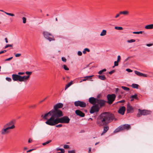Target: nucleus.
I'll return each mask as SVG.
<instances>
[{
	"label": "nucleus",
	"instance_id": "1",
	"mask_svg": "<svg viewBox=\"0 0 153 153\" xmlns=\"http://www.w3.org/2000/svg\"><path fill=\"white\" fill-rule=\"evenodd\" d=\"M116 120L114 114L108 112H105L101 114L98 117L96 122L97 124L99 126L107 125Z\"/></svg>",
	"mask_w": 153,
	"mask_h": 153
},
{
	"label": "nucleus",
	"instance_id": "2",
	"mask_svg": "<svg viewBox=\"0 0 153 153\" xmlns=\"http://www.w3.org/2000/svg\"><path fill=\"white\" fill-rule=\"evenodd\" d=\"M53 112L52 110L49 111L48 113H46L44 115L42 114L41 116V117L45 120H47V121L45 123L51 126H53L52 124V122L51 119L53 118L55 119V117H57L56 116H53Z\"/></svg>",
	"mask_w": 153,
	"mask_h": 153
},
{
	"label": "nucleus",
	"instance_id": "3",
	"mask_svg": "<svg viewBox=\"0 0 153 153\" xmlns=\"http://www.w3.org/2000/svg\"><path fill=\"white\" fill-rule=\"evenodd\" d=\"M51 120L53 122L52 123L53 126L59 123L68 124L69 123L70 120V119L67 116H64L62 117H56L55 119L52 118Z\"/></svg>",
	"mask_w": 153,
	"mask_h": 153
},
{
	"label": "nucleus",
	"instance_id": "4",
	"mask_svg": "<svg viewBox=\"0 0 153 153\" xmlns=\"http://www.w3.org/2000/svg\"><path fill=\"white\" fill-rule=\"evenodd\" d=\"M63 104L61 103H59L54 106L53 109L52 110L53 112V116H56L57 117H61L63 116L62 111L59 108H62Z\"/></svg>",
	"mask_w": 153,
	"mask_h": 153
},
{
	"label": "nucleus",
	"instance_id": "5",
	"mask_svg": "<svg viewBox=\"0 0 153 153\" xmlns=\"http://www.w3.org/2000/svg\"><path fill=\"white\" fill-rule=\"evenodd\" d=\"M43 34L45 37L50 42L55 40L53 35L48 32L44 31L43 32Z\"/></svg>",
	"mask_w": 153,
	"mask_h": 153
},
{
	"label": "nucleus",
	"instance_id": "6",
	"mask_svg": "<svg viewBox=\"0 0 153 153\" xmlns=\"http://www.w3.org/2000/svg\"><path fill=\"white\" fill-rule=\"evenodd\" d=\"M139 112L137 114V116L138 117H140L142 115H146L151 113V111L145 110H140L139 109Z\"/></svg>",
	"mask_w": 153,
	"mask_h": 153
},
{
	"label": "nucleus",
	"instance_id": "7",
	"mask_svg": "<svg viewBox=\"0 0 153 153\" xmlns=\"http://www.w3.org/2000/svg\"><path fill=\"white\" fill-rule=\"evenodd\" d=\"M116 96L115 94H108L107 95V102L109 104H111L115 99Z\"/></svg>",
	"mask_w": 153,
	"mask_h": 153
},
{
	"label": "nucleus",
	"instance_id": "8",
	"mask_svg": "<svg viewBox=\"0 0 153 153\" xmlns=\"http://www.w3.org/2000/svg\"><path fill=\"white\" fill-rule=\"evenodd\" d=\"M74 104L75 106H79L82 108H85L86 105L85 102L79 100L75 101L74 102Z\"/></svg>",
	"mask_w": 153,
	"mask_h": 153
},
{
	"label": "nucleus",
	"instance_id": "9",
	"mask_svg": "<svg viewBox=\"0 0 153 153\" xmlns=\"http://www.w3.org/2000/svg\"><path fill=\"white\" fill-rule=\"evenodd\" d=\"M99 108L97 105H95L92 106L90 110V113L93 114L95 112H97L99 111Z\"/></svg>",
	"mask_w": 153,
	"mask_h": 153
},
{
	"label": "nucleus",
	"instance_id": "10",
	"mask_svg": "<svg viewBox=\"0 0 153 153\" xmlns=\"http://www.w3.org/2000/svg\"><path fill=\"white\" fill-rule=\"evenodd\" d=\"M97 100L96 103L97 104L96 105H97L98 106V105H99L100 107H102L104 106L105 105V101L104 100L97 99Z\"/></svg>",
	"mask_w": 153,
	"mask_h": 153
},
{
	"label": "nucleus",
	"instance_id": "11",
	"mask_svg": "<svg viewBox=\"0 0 153 153\" xmlns=\"http://www.w3.org/2000/svg\"><path fill=\"white\" fill-rule=\"evenodd\" d=\"M134 111L133 108L131 105L129 103H128L127 106V112L128 113H132Z\"/></svg>",
	"mask_w": 153,
	"mask_h": 153
},
{
	"label": "nucleus",
	"instance_id": "12",
	"mask_svg": "<svg viewBox=\"0 0 153 153\" xmlns=\"http://www.w3.org/2000/svg\"><path fill=\"white\" fill-rule=\"evenodd\" d=\"M13 126H9L6 128L5 127V128L3 129L1 131L2 134H4L5 133H8L9 132L8 130L9 129H13Z\"/></svg>",
	"mask_w": 153,
	"mask_h": 153
},
{
	"label": "nucleus",
	"instance_id": "13",
	"mask_svg": "<svg viewBox=\"0 0 153 153\" xmlns=\"http://www.w3.org/2000/svg\"><path fill=\"white\" fill-rule=\"evenodd\" d=\"M14 122L13 120H11L10 121V122L7 123L6 125L4 126V127L5 128L7 126L9 127V126H13V129L14 128H15V126L14 125Z\"/></svg>",
	"mask_w": 153,
	"mask_h": 153
},
{
	"label": "nucleus",
	"instance_id": "14",
	"mask_svg": "<svg viewBox=\"0 0 153 153\" xmlns=\"http://www.w3.org/2000/svg\"><path fill=\"white\" fill-rule=\"evenodd\" d=\"M12 78L13 79L14 81H17L19 80V81L20 82V77L19 75L16 74H13L12 75Z\"/></svg>",
	"mask_w": 153,
	"mask_h": 153
},
{
	"label": "nucleus",
	"instance_id": "15",
	"mask_svg": "<svg viewBox=\"0 0 153 153\" xmlns=\"http://www.w3.org/2000/svg\"><path fill=\"white\" fill-rule=\"evenodd\" d=\"M122 129L123 130L125 129L128 130L131 128V126L130 125L125 124L121 126Z\"/></svg>",
	"mask_w": 153,
	"mask_h": 153
},
{
	"label": "nucleus",
	"instance_id": "16",
	"mask_svg": "<svg viewBox=\"0 0 153 153\" xmlns=\"http://www.w3.org/2000/svg\"><path fill=\"white\" fill-rule=\"evenodd\" d=\"M97 98H95L94 97H91L89 98V101L90 103L94 105L96 104Z\"/></svg>",
	"mask_w": 153,
	"mask_h": 153
},
{
	"label": "nucleus",
	"instance_id": "17",
	"mask_svg": "<svg viewBox=\"0 0 153 153\" xmlns=\"http://www.w3.org/2000/svg\"><path fill=\"white\" fill-rule=\"evenodd\" d=\"M75 113L77 115L81 117H83L85 116V114L84 113L79 110H76Z\"/></svg>",
	"mask_w": 153,
	"mask_h": 153
},
{
	"label": "nucleus",
	"instance_id": "18",
	"mask_svg": "<svg viewBox=\"0 0 153 153\" xmlns=\"http://www.w3.org/2000/svg\"><path fill=\"white\" fill-rule=\"evenodd\" d=\"M125 110V107L124 106H122L119 109L118 112L121 115H123L124 114Z\"/></svg>",
	"mask_w": 153,
	"mask_h": 153
},
{
	"label": "nucleus",
	"instance_id": "19",
	"mask_svg": "<svg viewBox=\"0 0 153 153\" xmlns=\"http://www.w3.org/2000/svg\"><path fill=\"white\" fill-rule=\"evenodd\" d=\"M134 72L136 75L140 76L146 77L147 76V75L146 74H143L137 71H135Z\"/></svg>",
	"mask_w": 153,
	"mask_h": 153
},
{
	"label": "nucleus",
	"instance_id": "20",
	"mask_svg": "<svg viewBox=\"0 0 153 153\" xmlns=\"http://www.w3.org/2000/svg\"><path fill=\"white\" fill-rule=\"evenodd\" d=\"M20 82L24 81V80H27L29 78V76H22L20 75Z\"/></svg>",
	"mask_w": 153,
	"mask_h": 153
},
{
	"label": "nucleus",
	"instance_id": "21",
	"mask_svg": "<svg viewBox=\"0 0 153 153\" xmlns=\"http://www.w3.org/2000/svg\"><path fill=\"white\" fill-rule=\"evenodd\" d=\"M109 127L108 126H104L103 128V131L101 134V135H102L103 134L106 133L109 130Z\"/></svg>",
	"mask_w": 153,
	"mask_h": 153
},
{
	"label": "nucleus",
	"instance_id": "22",
	"mask_svg": "<svg viewBox=\"0 0 153 153\" xmlns=\"http://www.w3.org/2000/svg\"><path fill=\"white\" fill-rule=\"evenodd\" d=\"M145 28L146 29H151L153 28V24L145 26Z\"/></svg>",
	"mask_w": 153,
	"mask_h": 153
},
{
	"label": "nucleus",
	"instance_id": "23",
	"mask_svg": "<svg viewBox=\"0 0 153 153\" xmlns=\"http://www.w3.org/2000/svg\"><path fill=\"white\" fill-rule=\"evenodd\" d=\"M121 131H123V130L122 129L121 126H120L115 130L114 131V132L117 133Z\"/></svg>",
	"mask_w": 153,
	"mask_h": 153
},
{
	"label": "nucleus",
	"instance_id": "24",
	"mask_svg": "<svg viewBox=\"0 0 153 153\" xmlns=\"http://www.w3.org/2000/svg\"><path fill=\"white\" fill-rule=\"evenodd\" d=\"M129 13V12L128 11H120V14H123L124 15H127Z\"/></svg>",
	"mask_w": 153,
	"mask_h": 153
},
{
	"label": "nucleus",
	"instance_id": "25",
	"mask_svg": "<svg viewBox=\"0 0 153 153\" xmlns=\"http://www.w3.org/2000/svg\"><path fill=\"white\" fill-rule=\"evenodd\" d=\"M99 78L102 80H105L106 79V77L104 75H98Z\"/></svg>",
	"mask_w": 153,
	"mask_h": 153
},
{
	"label": "nucleus",
	"instance_id": "26",
	"mask_svg": "<svg viewBox=\"0 0 153 153\" xmlns=\"http://www.w3.org/2000/svg\"><path fill=\"white\" fill-rule=\"evenodd\" d=\"M106 34V31L105 30H103L100 34V35L101 36H103L105 35Z\"/></svg>",
	"mask_w": 153,
	"mask_h": 153
},
{
	"label": "nucleus",
	"instance_id": "27",
	"mask_svg": "<svg viewBox=\"0 0 153 153\" xmlns=\"http://www.w3.org/2000/svg\"><path fill=\"white\" fill-rule=\"evenodd\" d=\"M139 85L137 84H133L131 85V86L132 88H134L138 89V87Z\"/></svg>",
	"mask_w": 153,
	"mask_h": 153
},
{
	"label": "nucleus",
	"instance_id": "28",
	"mask_svg": "<svg viewBox=\"0 0 153 153\" xmlns=\"http://www.w3.org/2000/svg\"><path fill=\"white\" fill-rule=\"evenodd\" d=\"M72 83V81H71L66 85L65 87V90L70 86Z\"/></svg>",
	"mask_w": 153,
	"mask_h": 153
},
{
	"label": "nucleus",
	"instance_id": "29",
	"mask_svg": "<svg viewBox=\"0 0 153 153\" xmlns=\"http://www.w3.org/2000/svg\"><path fill=\"white\" fill-rule=\"evenodd\" d=\"M137 94H135L132 95L131 97V98H132L134 99H136L137 100L138 99V98L137 97Z\"/></svg>",
	"mask_w": 153,
	"mask_h": 153
},
{
	"label": "nucleus",
	"instance_id": "30",
	"mask_svg": "<svg viewBox=\"0 0 153 153\" xmlns=\"http://www.w3.org/2000/svg\"><path fill=\"white\" fill-rule=\"evenodd\" d=\"M121 88L124 90L128 91L129 90V88L126 87L122 86Z\"/></svg>",
	"mask_w": 153,
	"mask_h": 153
},
{
	"label": "nucleus",
	"instance_id": "31",
	"mask_svg": "<svg viewBox=\"0 0 153 153\" xmlns=\"http://www.w3.org/2000/svg\"><path fill=\"white\" fill-rule=\"evenodd\" d=\"M87 51L88 52H90V50L88 48H85L84 49V50L83 51V54H85L86 53V51Z\"/></svg>",
	"mask_w": 153,
	"mask_h": 153
},
{
	"label": "nucleus",
	"instance_id": "32",
	"mask_svg": "<svg viewBox=\"0 0 153 153\" xmlns=\"http://www.w3.org/2000/svg\"><path fill=\"white\" fill-rule=\"evenodd\" d=\"M51 141H52L51 140H48L45 142L43 143L42 144L44 146H45V145H47V144H48L49 143H50V142H51Z\"/></svg>",
	"mask_w": 153,
	"mask_h": 153
},
{
	"label": "nucleus",
	"instance_id": "33",
	"mask_svg": "<svg viewBox=\"0 0 153 153\" xmlns=\"http://www.w3.org/2000/svg\"><path fill=\"white\" fill-rule=\"evenodd\" d=\"M143 32V31L134 32L133 33L135 34H142Z\"/></svg>",
	"mask_w": 153,
	"mask_h": 153
},
{
	"label": "nucleus",
	"instance_id": "34",
	"mask_svg": "<svg viewBox=\"0 0 153 153\" xmlns=\"http://www.w3.org/2000/svg\"><path fill=\"white\" fill-rule=\"evenodd\" d=\"M106 71V69H104L102 70L99 71L98 73L99 74H101L103 72Z\"/></svg>",
	"mask_w": 153,
	"mask_h": 153
},
{
	"label": "nucleus",
	"instance_id": "35",
	"mask_svg": "<svg viewBox=\"0 0 153 153\" xmlns=\"http://www.w3.org/2000/svg\"><path fill=\"white\" fill-rule=\"evenodd\" d=\"M4 13L7 15L11 16H15V15L13 13H10L5 12H4Z\"/></svg>",
	"mask_w": 153,
	"mask_h": 153
},
{
	"label": "nucleus",
	"instance_id": "36",
	"mask_svg": "<svg viewBox=\"0 0 153 153\" xmlns=\"http://www.w3.org/2000/svg\"><path fill=\"white\" fill-rule=\"evenodd\" d=\"M56 150L57 151H60L61 152H65V150L63 149L57 148Z\"/></svg>",
	"mask_w": 153,
	"mask_h": 153
},
{
	"label": "nucleus",
	"instance_id": "37",
	"mask_svg": "<svg viewBox=\"0 0 153 153\" xmlns=\"http://www.w3.org/2000/svg\"><path fill=\"white\" fill-rule=\"evenodd\" d=\"M63 68L66 71H68L69 70V68L65 65H63Z\"/></svg>",
	"mask_w": 153,
	"mask_h": 153
},
{
	"label": "nucleus",
	"instance_id": "38",
	"mask_svg": "<svg viewBox=\"0 0 153 153\" xmlns=\"http://www.w3.org/2000/svg\"><path fill=\"white\" fill-rule=\"evenodd\" d=\"M115 29L118 30H122L123 29V28L121 27H115Z\"/></svg>",
	"mask_w": 153,
	"mask_h": 153
},
{
	"label": "nucleus",
	"instance_id": "39",
	"mask_svg": "<svg viewBox=\"0 0 153 153\" xmlns=\"http://www.w3.org/2000/svg\"><path fill=\"white\" fill-rule=\"evenodd\" d=\"M94 76L93 75H92L90 76H87L84 77L86 80H88L89 79V78L92 77Z\"/></svg>",
	"mask_w": 153,
	"mask_h": 153
},
{
	"label": "nucleus",
	"instance_id": "40",
	"mask_svg": "<svg viewBox=\"0 0 153 153\" xmlns=\"http://www.w3.org/2000/svg\"><path fill=\"white\" fill-rule=\"evenodd\" d=\"M135 39H131L130 40H128L127 41V42L128 43H129L134 42H135Z\"/></svg>",
	"mask_w": 153,
	"mask_h": 153
},
{
	"label": "nucleus",
	"instance_id": "41",
	"mask_svg": "<svg viewBox=\"0 0 153 153\" xmlns=\"http://www.w3.org/2000/svg\"><path fill=\"white\" fill-rule=\"evenodd\" d=\"M117 62V61H115L114 62V66L113 67V68H114V67L115 66H117L118 65V62Z\"/></svg>",
	"mask_w": 153,
	"mask_h": 153
},
{
	"label": "nucleus",
	"instance_id": "42",
	"mask_svg": "<svg viewBox=\"0 0 153 153\" xmlns=\"http://www.w3.org/2000/svg\"><path fill=\"white\" fill-rule=\"evenodd\" d=\"M12 46H13V45H12L7 44V45L5 46V47H4V48L5 49L6 48L9 47H12Z\"/></svg>",
	"mask_w": 153,
	"mask_h": 153
},
{
	"label": "nucleus",
	"instance_id": "43",
	"mask_svg": "<svg viewBox=\"0 0 153 153\" xmlns=\"http://www.w3.org/2000/svg\"><path fill=\"white\" fill-rule=\"evenodd\" d=\"M63 147L65 149H67L69 148V146L68 145H65Z\"/></svg>",
	"mask_w": 153,
	"mask_h": 153
},
{
	"label": "nucleus",
	"instance_id": "44",
	"mask_svg": "<svg viewBox=\"0 0 153 153\" xmlns=\"http://www.w3.org/2000/svg\"><path fill=\"white\" fill-rule=\"evenodd\" d=\"M22 20L23 21V23H26V19L25 17H23L22 18Z\"/></svg>",
	"mask_w": 153,
	"mask_h": 153
},
{
	"label": "nucleus",
	"instance_id": "45",
	"mask_svg": "<svg viewBox=\"0 0 153 153\" xmlns=\"http://www.w3.org/2000/svg\"><path fill=\"white\" fill-rule=\"evenodd\" d=\"M13 58V57H10L8 58L7 59L5 60V61H9L11 60Z\"/></svg>",
	"mask_w": 153,
	"mask_h": 153
},
{
	"label": "nucleus",
	"instance_id": "46",
	"mask_svg": "<svg viewBox=\"0 0 153 153\" xmlns=\"http://www.w3.org/2000/svg\"><path fill=\"white\" fill-rule=\"evenodd\" d=\"M6 79L9 82H10L12 80L11 78L10 77H6Z\"/></svg>",
	"mask_w": 153,
	"mask_h": 153
},
{
	"label": "nucleus",
	"instance_id": "47",
	"mask_svg": "<svg viewBox=\"0 0 153 153\" xmlns=\"http://www.w3.org/2000/svg\"><path fill=\"white\" fill-rule=\"evenodd\" d=\"M62 126V124H59L56 126V127L57 128L61 127Z\"/></svg>",
	"mask_w": 153,
	"mask_h": 153
},
{
	"label": "nucleus",
	"instance_id": "48",
	"mask_svg": "<svg viewBox=\"0 0 153 153\" xmlns=\"http://www.w3.org/2000/svg\"><path fill=\"white\" fill-rule=\"evenodd\" d=\"M62 61H63L64 62H65L66 61V59L64 57H62Z\"/></svg>",
	"mask_w": 153,
	"mask_h": 153
},
{
	"label": "nucleus",
	"instance_id": "49",
	"mask_svg": "<svg viewBox=\"0 0 153 153\" xmlns=\"http://www.w3.org/2000/svg\"><path fill=\"white\" fill-rule=\"evenodd\" d=\"M32 73V72H29V71H26L25 72V74H28L29 75H31Z\"/></svg>",
	"mask_w": 153,
	"mask_h": 153
},
{
	"label": "nucleus",
	"instance_id": "50",
	"mask_svg": "<svg viewBox=\"0 0 153 153\" xmlns=\"http://www.w3.org/2000/svg\"><path fill=\"white\" fill-rule=\"evenodd\" d=\"M68 153H75V151L74 150L68 151Z\"/></svg>",
	"mask_w": 153,
	"mask_h": 153
},
{
	"label": "nucleus",
	"instance_id": "51",
	"mask_svg": "<svg viewBox=\"0 0 153 153\" xmlns=\"http://www.w3.org/2000/svg\"><path fill=\"white\" fill-rule=\"evenodd\" d=\"M120 59H121L120 56V55L118 56H117V62H119V61H120Z\"/></svg>",
	"mask_w": 153,
	"mask_h": 153
},
{
	"label": "nucleus",
	"instance_id": "52",
	"mask_svg": "<svg viewBox=\"0 0 153 153\" xmlns=\"http://www.w3.org/2000/svg\"><path fill=\"white\" fill-rule=\"evenodd\" d=\"M21 55L20 53H17L15 54V56L16 57H19Z\"/></svg>",
	"mask_w": 153,
	"mask_h": 153
},
{
	"label": "nucleus",
	"instance_id": "53",
	"mask_svg": "<svg viewBox=\"0 0 153 153\" xmlns=\"http://www.w3.org/2000/svg\"><path fill=\"white\" fill-rule=\"evenodd\" d=\"M121 14H120V12H119V13L118 14H117L116 16H115V18H117L119 16H120V15Z\"/></svg>",
	"mask_w": 153,
	"mask_h": 153
},
{
	"label": "nucleus",
	"instance_id": "54",
	"mask_svg": "<svg viewBox=\"0 0 153 153\" xmlns=\"http://www.w3.org/2000/svg\"><path fill=\"white\" fill-rule=\"evenodd\" d=\"M82 54V52L80 51H78V55L79 56H81Z\"/></svg>",
	"mask_w": 153,
	"mask_h": 153
},
{
	"label": "nucleus",
	"instance_id": "55",
	"mask_svg": "<svg viewBox=\"0 0 153 153\" xmlns=\"http://www.w3.org/2000/svg\"><path fill=\"white\" fill-rule=\"evenodd\" d=\"M126 71L129 72H131L132 71V70L129 68H127L126 69Z\"/></svg>",
	"mask_w": 153,
	"mask_h": 153
},
{
	"label": "nucleus",
	"instance_id": "56",
	"mask_svg": "<svg viewBox=\"0 0 153 153\" xmlns=\"http://www.w3.org/2000/svg\"><path fill=\"white\" fill-rule=\"evenodd\" d=\"M153 44L152 43L148 44H146V45L148 47H150L153 45Z\"/></svg>",
	"mask_w": 153,
	"mask_h": 153
},
{
	"label": "nucleus",
	"instance_id": "57",
	"mask_svg": "<svg viewBox=\"0 0 153 153\" xmlns=\"http://www.w3.org/2000/svg\"><path fill=\"white\" fill-rule=\"evenodd\" d=\"M6 51H7L6 50H4V51H0V54L5 53L6 52Z\"/></svg>",
	"mask_w": 153,
	"mask_h": 153
},
{
	"label": "nucleus",
	"instance_id": "58",
	"mask_svg": "<svg viewBox=\"0 0 153 153\" xmlns=\"http://www.w3.org/2000/svg\"><path fill=\"white\" fill-rule=\"evenodd\" d=\"M115 71L114 70H113L112 71H110L109 72V74H112L113 73H114V72Z\"/></svg>",
	"mask_w": 153,
	"mask_h": 153
},
{
	"label": "nucleus",
	"instance_id": "59",
	"mask_svg": "<svg viewBox=\"0 0 153 153\" xmlns=\"http://www.w3.org/2000/svg\"><path fill=\"white\" fill-rule=\"evenodd\" d=\"M36 107V105H32L30 106V108H35Z\"/></svg>",
	"mask_w": 153,
	"mask_h": 153
},
{
	"label": "nucleus",
	"instance_id": "60",
	"mask_svg": "<svg viewBox=\"0 0 153 153\" xmlns=\"http://www.w3.org/2000/svg\"><path fill=\"white\" fill-rule=\"evenodd\" d=\"M18 74H19L20 75L24 74H25V73L24 72H19L18 73Z\"/></svg>",
	"mask_w": 153,
	"mask_h": 153
},
{
	"label": "nucleus",
	"instance_id": "61",
	"mask_svg": "<svg viewBox=\"0 0 153 153\" xmlns=\"http://www.w3.org/2000/svg\"><path fill=\"white\" fill-rule=\"evenodd\" d=\"M32 141V140L30 138L29 139V140H28V142L29 143H30Z\"/></svg>",
	"mask_w": 153,
	"mask_h": 153
},
{
	"label": "nucleus",
	"instance_id": "62",
	"mask_svg": "<svg viewBox=\"0 0 153 153\" xmlns=\"http://www.w3.org/2000/svg\"><path fill=\"white\" fill-rule=\"evenodd\" d=\"M34 150V149H32L30 150H28L27 151V152H31L33 150Z\"/></svg>",
	"mask_w": 153,
	"mask_h": 153
},
{
	"label": "nucleus",
	"instance_id": "63",
	"mask_svg": "<svg viewBox=\"0 0 153 153\" xmlns=\"http://www.w3.org/2000/svg\"><path fill=\"white\" fill-rule=\"evenodd\" d=\"M125 100H123L118 102H117L123 103L125 102Z\"/></svg>",
	"mask_w": 153,
	"mask_h": 153
},
{
	"label": "nucleus",
	"instance_id": "64",
	"mask_svg": "<svg viewBox=\"0 0 153 153\" xmlns=\"http://www.w3.org/2000/svg\"><path fill=\"white\" fill-rule=\"evenodd\" d=\"M5 42H6L7 43L8 42V41H7V38H6L5 39Z\"/></svg>",
	"mask_w": 153,
	"mask_h": 153
}]
</instances>
